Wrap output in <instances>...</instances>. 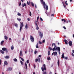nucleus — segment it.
Returning <instances> with one entry per match:
<instances>
[{
	"instance_id": "37998d69",
	"label": "nucleus",
	"mask_w": 74,
	"mask_h": 74,
	"mask_svg": "<svg viewBox=\"0 0 74 74\" xmlns=\"http://www.w3.org/2000/svg\"><path fill=\"white\" fill-rule=\"evenodd\" d=\"M64 59H68V58H67V57H64Z\"/></svg>"
},
{
	"instance_id": "c756f323",
	"label": "nucleus",
	"mask_w": 74,
	"mask_h": 74,
	"mask_svg": "<svg viewBox=\"0 0 74 74\" xmlns=\"http://www.w3.org/2000/svg\"><path fill=\"white\" fill-rule=\"evenodd\" d=\"M17 20L18 21H21V18H17Z\"/></svg>"
},
{
	"instance_id": "774afa93",
	"label": "nucleus",
	"mask_w": 74,
	"mask_h": 74,
	"mask_svg": "<svg viewBox=\"0 0 74 74\" xmlns=\"http://www.w3.org/2000/svg\"><path fill=\"white\" fill-rule=\"evenodd\" d=\"M49 74H52V73L51 72H50L49 73Z\"/></svg>"
},
{
	"instance_id": "4be33fe9",
	"label": "nucleus",
	"mask_w": 74,
	"mask_h": 74,
	"mask_svg": "<svg viewBox=\"0 0 74 74\" xmlns=\"http://www.w3.org/2000/svg\"><path fill=\"white\" fill-rule=\"evenodd\" d=\"M4 38L5 40H8V37L7 36H5Z\"/></svg>"
},
{
	"instance_id": "ea45409f",
	"label": "nucleus",
	"mask_w": 74,
	"mask_h": 74,
	"mask_svg": "<svg viewBox=\"0 0 74 74\" xmlns=\"http://www.w3.org/2000/svg\"><path fill=\"white\" fill-rule=\"evenodd\" d=\"M37 53V51H35L34 52V53L35 54H36V53Z\"/></svg>"
},
{
	"instance_id": "9d476101",
	"label": "nucleus",
	"mask_w": 74,
	"mask_h": 74,
	"mask_svg": "<svg viewBox=\"0 0 74 74\" xmlns=\"http://www.w3.org/2000/svg\"><path fill=\"white\" fill-rule=\"evenodd\" d=\"M53 53L55 56H56V55L57 56H58V53H57V52L56 51L55 52H53Z\"/></svg>"
},
{
	"instance_id": "c85d7f7f",
	"label": "nucleus",
	"mask_w": 74,
	"mask_h": 74,
	"mask_svg": "<svg viewBox=\"0 0 74 74\" xmlns=\"http://www.w3.org/2000/svg\"><path fill=\"white\" fill-rule=\"evenodd\" d=\"M30 3V1H29V2L28 1H27V3L28 4V5H29Z\"/></svg>"
},
{
	"instance_id": "20e7f679",
	"label": "nucleus",
	"mask_w": 74,
	"mask_h": 74,
	"mask_svg": "<svg viewBox=\"0 0 74 74\" xmlns=\"http://www.w3.org/2000/svg\"><path fill=\"white\" fill-rule=\"evenodd\" d=\"M38 33L39 34L41 38H42V37H43V34L40 31H38Z\"/></svg>"
},
{
	"instance_id": "f257e3e1",
	"label": "nucleus",
	"mask_w": 74,
	"mask_h": 74,
	"mask_svg": "<svg viewBox=\"0 0 74 74\" xmlns=\"http://www.w3.org/2000/svg\"><path fill=\"white\" fill-rule=\"evenodd\" d=\"M53 45L54 46V47L52 49L53 51H55H55L58 50L60 53V48L59 47H56V44L55 43H53L52 44V47H53Z\"/></svg>"
},
{
	"instance_id": "bb28decb",
	"label": "nucleus",
	"mask_w": 74,
	"mask_h": 74,
	"mask_svg": "<svg viewBox=\"0 0 74 74\" xmlns=\"http://www.w3.org/2000/svg\"><path fill=\"white\" fill-rule=\"evenodd\" d=\"M48 55H51V53H50V51H49L48 52Z\"/></svg>"
},
{
	"instance_id": "39448f33",
	"label": "nucleus",
	"mask_w": 74,
	"mask_h": 74,
	"mask_svg": "<svg viewBox=\"0 0 74 74\" xmlns=\"http://www.w3.org/2000/svg\"><path fill=\"white\" fill-rule=\"evenodd\" d=\"M30 39L31 41H32V42H34V38H33L32 36H30Z\"/></svg>"
},
{
	"instance_id": "393cba45",
	"label": "nucleus",
	"mask_w": 74,
	"mask_h": 74,
	"mask_svg": "<svg viewBox=\"0 0 74 74\" xmlns=\"http://www.w3.org/2000/svg\"><path fill=\"white\" fill-rule=\"evenodd\" d=\"M25 65L26 69L27 70V64H26V63H25Z\"/></svg>"
},
{
	"instance_id": "603ef678",
	"label": "nucleus",
	"mask_w": 74,
	"mask_h": 74,
	"mask_svg": "<svg viewBox=\"0 0 74 74\" xmlns=\"http://www.w3.org/2000/svg\"><path fill=\"white\" fill-rule=\"evenodd\" d=\"M27 21H30V18H28L27 19Z\"/></svg>"
},
{
	"instance_id": "ddd939ff",
	"label": "nucleus",
	"mask_w": 74,
	"mask_h": 74,
	"mask_svg": "<svg viewBox=\"0 0 74 74\" xmlns=\"http://www.w3.org/2000/svg\"><path fill=\"white\" fill-rule=\"evenodd\" d=\"M5 59H9L10 58V56H6L5 57Z\"/></svg>"
},
{
	"instance_id": "69168bd1",
	"label": "nucleus",
	"mask_w": 74,
	"mask_h": 74,
	"mask_svg": "<svg viewBox=\"0 0 74 74\" xmlns=\"http://www.w3.org/2000/svg\"><path fill=\"white\" fill-rule=\"evenodd\" d=\"M35 8H37V5H36V4L35 5Z\"/></svg>"
},
{
	"instance_id": "f3484780",
	"label": "nucleus",
	"mask_w": 74,
	"mask_h": 74,
	"mask_svg": "<svg viewBox=\"0 0 74 74\" xmlns=\"http://www.w3.org/2000/svg\"><path fill=\"white\" fill-rule=\"evenodd\" d=\"M4 41L2 40L1 42V45H2L3 44V43H4Z\"/></svg>"
},
{
	"instance_id": "0eeeda50",
	"label": "nucleus",
	"mask_w": 74,
	"mask_h": 74,
	"mask_svg": "<svg viewBox=\"0 0 74 74\" xmlns=\"http://www.w3.org/2000/svg\"><path fill=\"white\" fill-rule=\"evenodd\" d=\"M64 41L65 42V44H66V45H67L68 44V43L67 42H68V41L66 40H64Z\"/></svg>"
},
{
	"instance_id": "2f4dec72",
	"label": "nucleus",
	"mask_w": 74,
	"mask_h": 74,
	"mask_svg": "<svg viewBox=\"0 0 74 74\" xmlns=\"http://www.w3.org/2000/svg\"><path fill=\"white\" fill-rule=\"evenodd\" d=\"M22 27H20V32H21V31H22Z\"/></svg>"
},
{
	"instance_id": "1a4fd4ad",
	"label": "nucleus",
	"mask_w": 74,
	"mask_h": 74,
	"mask_svg": "<svg viewBox=\"0 0 74 74\" xmlns=\"http://www.w3.org/2000/svg\"><path fill=\"white\" fill-rule=\"evenodd\" d=\"M2 49L3 51H6L7 49L6 48L3 47L2 48Z\"/></svg>"
},
{
	"instance_id": "a18cd8bd",
	"label": "nucleus",
	"mask_w": 74,
	"mask_h": 74,
	"mask_svg": "<svg viewBox=\"0 0 74 74\" xmlns=\"http://www.w3.org/2000/svg\"><path fill=\"white\" fill-rule=\"evenodd\" d=\"M43 74H47V72H43Z\"/></svg>"
},
{
	"instance_id": "0e129e2a",
	"label": "nucleus",
	"mask_w": 74,
	"mask_h": 74,
	"mask_svg": "<svg viewBox=\"0 0 74 74\" xmlns=\"http://www.w3.org/2000/svg\"><path fill=\"white\" fill-rule=\"evenodd\" d=\"M27 51H25V53H27Z\"/></svg>"
},
{
	"instance_id": "3c124183",
	"label": "nucleus",
	"mask_w": 74,
	"mask_h": 74,
	"mask_svg": "<svg viewBox=\"0 0 74 74\" xmlns=\"http://www.w3.org/2000/svg\"><path fill=\"white\" fill-rule=\"evenodd\" d=\"M42 42H43V43L45 42V39H44V40H43Z\"/></svg>"
},
{
	"instance_id": "c03bdc74",
	"label": "nucleus",
	"mask_w": 74,
	"mask_h": 74,
	"mask_svg": "<svg viewBox=\"0 0 74 74\" xmlns=\"http://www.w3.org/2000/svg\"><path fill=\"white\" fill-rule=\"evenodd\" d=\"M35 25H36V26H38V25H37V23L36 22H35Z\"/></svg>"
},
{
	"instance_id": "de8ad7c7",
	"label": "nucleus",
	"mask_w": 74,
	"mask_h": 74,
	"mask_svg": "<svg viewBox=\"0 0 74 74\" xmlns=\"http://www.w3.org/2000/svg\"><path fill=\"white\" fill-rule=\"evenodd\" d=\"M39 16H38L37 18V20H38L39 19Z\"/></svg>"
},
{
	"instance_id": "49530a36",
	"label": "nucleus",
	"mask_w": 74,
	"mask_h": 74,
	"mask_svg": "<svg viewBox=\"0 0 74 74\" xmlns=\"http://www.w3.org/2000/svg\"><path fill=\"white\" fill-rule=\"evenodd\" d=\"M39 44H42V42H41V41H39Z\"/></svg>"
},
{
	"instance_id": "4d7b16f0",
	"label": "nucleus",
	"mask_w": 74,
	"mask_h": 74,
	"mask_svg": "<svg viewBox=\"0 0 74 74\" xmlns=\"http://www.w3.org/2000/svg\"><path fill=\"white\" fill-rule=\"evenodd\" d=\"M21 3L20 2V3H19V6H21Z\"/></svg>"
},
{
	"instance_id": "2eb2a0df",
	"label": "nucleus",
	"mask_w": 74,
	"mask_h": 74,
	"mask_svg": "<svg viewBox=\"0 0 74 74\" xmlns=\"http://www.w3.org/2000/svg\"><path fill=\"white\" fill-rule=\"evenodd\" d=\"M0 52L1 53H2V54H4V52L2 50H0Z\"/></svg>"
},
{
	"instance_id": "8fccbe9b",
	"label": "nucleus",
	"mask_w": 74,
	"mask_h": 74,
	"mask_svg": "<svg viewBox=\"0 0 74 74\" xmlns=\"http://www.w3.org/2000/svg\"><path fill=\"white\" fill-rule=\"evenodd\" d=\"M0 64H1V60H0Z\"/></svg>"
},
{
	"instance_id": "052dcab7",
	"label": "nucleus",
	"mask_w": 74,
	"mask_h": 74,
	"mask_svg": "<svg viewBox=\"0 0 74 74\" xmlns=\"http://www.w3.org/2000/svg\"><path fill=\"white\" fill-rule=\"evenodd\" d=\"M51 16H54V14H52L51 15Z\"/></svg>"
},
{
	"instance_id": "f03ea898",
	"label": "nucleus",
	"mask_w": 74,
	"mask_h": 74,
	"mask_svg": "<svg viewBox=\"0 0 74 74\" xmlns=\"http://www.w3.org/2000/svg\"><path fill=\"white\" fill-rule=\"evenodd\" d=\"M41 1L42 4H43V5L44 8L46 9L47 11V10H48V6H47V5L45 4V2L43 0H41Z\"/></svg>"
},
{
	"instance_id": "aec40b11",
	"label": "nucleus",
	"mask_w": 74,
	"mask_h": 74,
	"mask_svg": "<svg viewBox=\"0 0 74 74\" xmlns=\"http://www.w3.org/2000/svg\"><path fill=\"white\" fill-rule=\"evenodd\" d=\"M14 25L16 27H18V24H17V23H15L14 24Z\"/></svg>"
},
{
	"instance_id": "72a5a7b5",
	"label": "nucleus",
	"mask_w": 74,
	"mask_h": 74,
	"mask_svg": "<svg viewBox=\"0 0 74 74\" xmlns=\"http://www.w3.org/2000/svg\"><path fill=\"white\" fill-rule=\"evenodd\" d=\"M31 5H32V7H34V3H31Z\"/></svg>"
},
{
	"instance_id": "5701e85b",
	"label": "nucleus",
	"mask_w": 74,
	"mask_h": 74,
	"mask_svg": "<svg viewBox=\"0 0 74 74\" xmlns=\"http://www.w3.org/2000/svg\"><path fill=\"white\" fill-rule=\"evenodd\" d=\"M11 49L12 50H13V49H14V46H13V45H12L11 46Z\"/></svg>"
},
{
	"instance_id": "09e8293b",
	"label": "nucleus",
	"mask_w": 74,
	"mask_h": 74,
	"mask_svg": "<svg viewBox=\"0 0 74 74\" xmlns=\"http://www.w3.org/2000/svg\"><path fill=\"white\" fill-rule=\"evenodd\" d=\"M24 5L25 6V7H26V3H24Z\"/></svg>"
},
{
	"instance_id": "b1692460",
	"label": "nucleus",
	"mask_w": 74,
	"mask_h": 74,
	"mask_svg": "<svg viewBox=\"0 0 74 74\" xmlns=\"http://www.w3.org/2000/svg\"><path fill=\"white\" fill-rule=\"evenodd\" d=\"M47 59L48 60H51V57L49 56V58H47Z\"/></svg>"
},
{
	"instance_id": "864d4df0",
	"label": "nucleus",
	"mask_w": 74,
	"mask_h": 74,
	"mask_svg": "<svg viewBox=\"0 0 74 74\" xmlns=\"http://www.w3.org/2000/svg\"><path fill=\"white\" fill-rule=\"evenodd\" d=\"M63 6L64 8H66V5H64V3H63Z\"/></svg>"
},
{
	"instance_id": "680f3d73",
	"label": "nucleus",
	"mask_w": 74,
	"mask_h": 74,
	"mask_svg": "<svg viewBox=\"0 0 74 74\" xmlns=\"http://www.w3.org/2000/svg\"><path fill=\"white\" fill-rule=\"evenodd\" d=\"M39 57H40V58H41V55H39L38 56Z\"/></svg>"
},
{
	"instance_id": "4468645a",
	"label": "nucleus",
	"mask_w": 74,
	"mask_h": 74,
	"mask_svg": "<svg viewBox=\"0 0 74 74\" xmlns=\"http://www.w3.org/2000/svg\"><path fill=\"white\" fill-rule=\"evenodd\" d=\"M20 27H23V22H22L20 24Z\"/></svg>"
},
{
	"instance_id": "6e6552de",
	"label": "nucleus",
	"mask_w": 74,
	"mask_h": 74,
	"mask_svg": "<svg viewBox=\"0 0 74 74\" xmlns=\"http://www.w3.org/2000/svg\"><path fill=\"white\" fill-rule=\"evenodd\" d=\"M72 41H69V46H72Z\"/></svg>"
},
{
	"instance_id": "412c9836",
	"label": "nucleus",
	"mask_w": 74,
	"mask_h": 74,
	"mask_svg": "<svg viewBox=\"0 0 74 74\" xmlns=\"http://www.w3.org/2000/svg\"><path fill=\"white\" fill-rule=\"evenodd\" d=\"M27 27H28V26H27V24L25 26V28L26 29H27Z\"/></svg>"
},
{
	"instance_id": "13d9d810",
	"label": "nucleus",
	"mask_w": 74,
	"mask_h": 74,
	"mask_svg": "<svg viewBox=\"0 0 74 74\" xmlns=\"http://www.w3.org/2000/svg\"><path fill=\"white\" fill-rule=\"evenodd\" d=\"M63 27L64 29H66V27H65L64 26Z\"/></svg>"
},
{
	"instance_id": "6ab92c4d",
	"label": "nucleus",
	"mask_w": 74,
	"mask_h": 74,
	"mask_svg": "<svg viewBox=\"0 0 74 74\" xmlns=\"http://www.w3.org/2000/svg\"><path fill=\"white\" fill-rule=\"evenodd\" d=\"M4 64H5V65H7L8 64V63H7V62L5 61L4 62Z\"/></svg>"
},
{
	"instance_id": "dca6fc26",
	"label": "nucleus",
	"mask_w": 74,
	"mask_h": 74,
	"mask_svg": "<svg viewBox=\"0 0 74 74\" xmlns=\"http://www.w3.org/2000/svg\"><path fill=\"white\" fill-rule=\"evenodd\" d=\"M62 59H64V53H63L62 54Z\"/></svg>"
},
{
	"instance_id": "cd10ccee",
	"label": "nucleus",
	"mask_w": 74,
	"mask_h": 74,
	"mask_svg": "<svg viewBox=\"0 0 74 74\" xmlns=\"http://www.w3.org/2000/svg\"><path fill=\"white\" fill-rule=\"evenodd\" d=\"M20 62L21 64H22V65H23V62H22V61L21 60Z\"/></svg>"
},
{
	"instance_id": "473e14b6",
	"label": "nucleus",
	"mask_w": 74,
	"mask_h": 74,
	"mask_svg": "<svg viewBox=\"0 0 74 74\" xmlns=\"http://www.w3.org/2000/svg\"><path fill=\"white\" fill-rule=\"evenodd\" d=\"M49 48L50 51H52V48L51 47H49Z\"/></svg>"
},
{
	"instance_id": "423d86ee",
	"label": "nucleus",
	"mask_w": 74,
	"mask_h": 74,
	"mask_svg": "<svg viewBox=\"0 0 74 74\" xmlns=\"http://www.w3.org/2000/svg\"><path fill=\"white\" fill-rule=\"evenodd\" d=\"M38 62L40 63V58L39 57H38V58H37L35 59V62H38Z\"/></svg>"
},
{
	"instance_id": "e2e57ef3",
	"label": "nucleus",
	"mask_w": 74,
	"mask_h": 74,
	"mask_svg": "<svg viewBox=\"0 0 74 74\" xmlns=\"http://www.w3.org/2000/svg\"><path fill=\"white\" fill-rule=\"evenodd\" d=\"M22 7H24V5L23 4H22Z\"/></svg>"
},
{
	"instance_id": "a878e982",
	"label": "nucleus",
	"mask_w": 74,
	"mask_h": 74,
	"mask_svg": "<svg viewBox=\"0 0 74 74\" xmlns=\"http://www.w3.org/2000/svg\"><path fill=\"white\" fill-rule=\"evenodd\" d=\"M14 62H17L18 61V60L16 58L14 59Z\"/></svg>"
},
{
	"instance_id": "a19ab883",
	"label": "nucleus",
	"mask_w": 74,
	"mask_h": 74,
	"mask_svg": "<svg viewBox=\"0 0 74 74\" xmlns=\"http://www.w3.org/2000/svg\"><path fill=\"white\" fill-rule=\"evenodd\" d=\"M39 29V27H38V26H37L36 28V30H38Z\"/></svg>"
},
{
	"instance_id": "bf43d9fd",
	"label": "nucleus",
	"mask_w": 74,
	"mask_h": 74,
	"mask_svg": "<svg viewBox=\"0 0 74 74\" xmlns=\"http://www.w3.org/2000/svg\"><path fill=\"white\" fill-rule=\"evenodd\" d=\"M34 69H36V65H34Z\"/></svg>"
},
{
	"instance_id": "7c9ffc66",
	"label": "nucleus",
	"mask_w": 74,
	"mask_h": 74,
	"mask_svg": "<svg viewBox=\"0 0 74 74\" xmlns=\"http://www.w3.org/2000/svg\"><path fill=\"white\" fill-rule=\"evenodd\" d=\"M17 15H18V16H21V14H20V13H19V12L18 13Z\"/></svg>"
},
{
	"instance_id": "9b49d317",
	"label": "nucleus",
	"mask_w": 74,
	"mask_h": 74,
	"mask_svg": "<svg viewBox=\"0 0 74 74\" xmlns=\"http://www.w3.org/2000/svg\"><path fill=\"white\" fill-rule=\"evenodd\" d=\"M20 56H23V54H22V51L21 50L20 51Z\"/></svg>"
},
{
	"instance_id": "a211bd4d",
	"label": "nucleus",
	"mask_w": 74,
	"mask_h": 74,
	"mask_svg": "<svg viewBox=\"0 0 74 74\" xmlns=\"http://www.w3.org/2000/svg\"><path fill=\"white\" fill-rule=\"evenodd\" d=\"M61 21H64V23H66V20H65V19H61Z\"/></svg>"
},
{
	"instance_id": "5fc2aeb1",
	"label": "nucleus",
	"mask_w": 74,
	"mask_h": 74,
	"mask_svg": "<svg viewBox=\"0 0 74 74\" xmlns=\"http://www.w3.org/2000/svg\"><path fill=\"white\" fill-rule=\"evenodd\" d=\"M71 55H72V56H74V54H73V53H72Z\"/></svg>"
},
{
	"instance_id": "4c0bfd02",
	"label": "nucleus",
	"mask_w": 74,
	"mask_h": 74,
	"mask_svg": "<svg viewBox=\"0 0 74 74\" xmlns=\"http://www.w3.org/2000/svg\"><path fill=\"white\" fill-rule=\"evenodd\" d=\"M67 1H65V4L66 5H68V3H67Z\"/></svg>"
},
{
	"instance_id": "f8f14e48",
	"label": "nucleus",
	"mask_w": 74,
	"mask_h": 74,
	"mask_svg": "<svg viewBox=\"0 0 74 74\" xmlns=\"http://www.w3.org/2000/svg\"><path fill=\"white\" fill-rule=\"evenodd\" d=\"M12 68L9 67L8 69V70H7V71H11V70H12Z\"/></svg>"
},
{
	"instance_id": "e433bc0d",
	"label": "nucleus",
	"mask_w": 74,
	"mask_h": 74,
	"mask_svg": "<svg viewBox=\"0 0 74 74\" xmlns=\"http://www.w3.org/2000/svg\"><path fill=\"white\" fill-rule=\"evenodd\" d=\"M29 16H32V12H30Z\"/></svg>"
},
{
	"instance_id": "338daca9",
	"label": "nucleus",
	"mask_w": 74,
	"mask_h": 74,
	"mask_svg": "<svg viewBox=\"0 0 74 74\" xmlns=\"http://www.w3.org/2000/svg\"><path fill=\"white\" fill-rule=\"evenodd\" d=\"M6 53H7V52H8V50H7V49L6 50Z\"/></svg>"
},
{
	"instance_id": "79ce46f5",
	"label": "nucleus",
	"mask_w": 74,
	"mask_h": 74,
	"mask_svg": "<svg viewBox=\"0 0 74 74\" xmlns=\"http://www.w3.org/2000/svg\"><path fill=\"white\" fill-rule=\"evenodd\" d=\"M27 63H29V60H27Z\"/></svg>"
},
{
	"instance_id": "c9c22d12",
	"label": "nucleus",
	"mask_w": 74,
	"mask_h": 74,
	"mask_svg": "<svg viewBox=\"0 0 74 74\" xmlns=\"http://www.w3.org/2000/svg\"><path fill=\"white\" fill-rule=\"evenodd\" d=\"M58 66H59V60H58Z\"/></svg>"
},
{
	"instance_id": "f704fd0d",
	"label": "nucleus",
	"mask_w": 74,
	"mask_h": 74,
	"mask_svg": "<svg viewBox=\"0 0 74 74\" xmlns=\"http://www.w3.org/2000/svg\"><path fill=\"white\" fill-rule=\"evenodd\" d=\"M38 43H37L36 46V48H38Z\"/></svg>"
},
{
	"instance_id": "7ed1b4c3",
	"label": "nucleus",
	"mask_w": 74,
	"mask_h": 74,
	"mask_svg": "<svg viewBox=\"0 0 74 74\" xmlns=\"http://www.w3.org/2000/svg\"><path fill=\"white\" fill-rule=\"evenodd\" d=\"M43 67L44 68H43V67H42L41 68V69H42V71H44V70H46V66H45V64H43Z\"/></svg>"
},
{
	"instance_id": "58836bf2",
	"label": "nucleus",
	"mask_w": 74,
	"mask_h": 74,
	"mask_svg": "<svg viewBox=\"0 0 74 74\" xmlns=\"http://www.w3.org/2000/svg\"><path fill=\"white\" fill-rule=\"evenodd\" d=\"M40 19L41 21H43V20L42 19V18H41V17L40 18Z\"/></svg>"
},
{
	"instance_id": "6e6d98bb",
	"label": "nucleus",
	"mask_w": 74,
	"mask_h": 74,
	"mask_svg": "<svg viewBox=\"0 0 74 74\" xmlns=\"http://www.w3.org/2000/svg\"><path fill=\"white\" fill-rule=\"evenodd\" d=\"M21 60H22V61H23V62H24V59L23 58H22L21 59Z\"/></svg>"
}]
</instances>
